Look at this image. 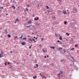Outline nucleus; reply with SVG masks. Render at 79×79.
I'll use <instances>...</instances> for the list:
<instances>
[{"label":"nucleus","mask_w":79,"mask_h":79,"mask_svg":"<svg viewBox=\"0 0 79 79\" xmlns=\"http://www.w3.org/2000/svg\"><path fill=\"white\" fill-rule=\"evenodd\" d=\"M32 38H30L28 39V41H30V43H31L32 42Z\"/></svg>","instance_id":"1"},{"label":"nucleus","mask_w":79,"mask_h":79,"mask_svg":"<svg viewBox=\"0 0 79 79\" xmlns=\"http://www.w3.org/2000/svg\"><path fill=\"white\" fill-rule=\"evenodd\" d=\"M39 19L38 17H35V18H34V20L35 21H37V20H39Z\"/></svg>","instance_id":"2"},{"label":"nucleus","mask_w":79,"mask_h":79,"mask_svg":"<svg viewBox=\"0 0 79 79\" xmlns=\"http://www.w3.org/2000/svg\"><path fill=\"white\" fill-rule=\"evenodd\" d=\"M66 10H65V11L63 10L62 11V13H63V14H64V15H66Z\"/></svg>","instance_id":"3"},{"label":"nucleus","mask_w":79,"mask_h":79,"mask_svg":"<svg viewBox=\"0 0 79 79\" xmlns=\"http://www.w3.org/2000/svg\"><path fill=\"white\" fill-rule=\"evenodd\" d=\"M25 44H26V42H23L21 43V44L22 45H25Z\"/></svg>","instance_id":"4"},{"label":"nucleus","mask_w":79,"mask_h":79,"mask_svg":"<svg viewBox=\"0 0 79 79\" xmlns=\"http://www.w3.org/2000/svg\"><path fill=\"white\" fill-rule=\"evenodd\" d=\"M28 24H31V23H32V21H31V20H29L28 22Z\"/></svg>","instance_id":"5"},{"label":"nucleus","mask_w":79,"mask_h":79,"mask_svg":"<svg viewBox=\"0 0 79 79\" xmlns=\"http://www.w3.org/2000/svg\"><path fill=\"white\" fill-rule=\"evenodd\" d=\"M33 78L34 79H35L36 78H37V76H35L34 77H33Z\"/></svg>","instance_id":"6"},{"label":"nucleus","mask_w":79,"mask_h":79,"mask_svg":"<svg viewBox=\"0 0 79 79\" xmlns=\"http://www.w3.org/2000/svg\"><path fill=\"white\" fill-rule=\"evenodd\" d=\"M12 8H13L14 9V10H15V8H16V7H15V6H12Z\"/></svg>","instance_id":"7"},{"label":"nucleus","mask_w":79,"mask_h":79,"mask_svg":"<svg viewBox=\"0 0 79 79\" xmlns=\"http://www.w3.org/2000/svg\"><path fill=\"white\" fill-rule=\"evenodd\" d=\"M59 50H62L63 49V48H58Z\"/></svg>","instance_id":"8"},{"label":"nucleus","mask_w":79,"mask_h":79,"mask_svg":"<svg viewBox=\"0 0 79 79\" xmlns=\"http://www.w3.org/2000/svg\"><path fill=\"white\" fill-rule=\"evenodd\" d=\"M59 39H60V40H62V38H61V36H60L59 37Z\"/></svg>","instance_id":"9"},{"label":"nucleus","mask_w":79,"mask_h":79,"mask_svg":"<svg viewBox=\"0 0 79 79\" xmlns=\"http://www.w3.org/2000/svg\"><path fill=\"white\" fill-rule=\"evenodd\" d=\"M50 48H53V49H54L55 48V47H54V46H53V47H50Z\"/></svg>","instance_id":"10"},{"label":"nucleus","mask_w":79,"mask_h":79,"mask_svg":"<svg viewBox=\"0 0 79 79\" xmlns=\"http://www.w3.org/2000/svg\"><path fill=\"white\" fill-rule=\"evenodd\" d=\"M66 35H67V36H69V33H66Z\"/></svg>","instance_id":"11"},{"label":"nucleus","mask_w":79,"mask_h":79,"mask_svg":"<svg viewBox=\"0 0 79 79\" xmlns=\"http://www.w3.org/2000/svg\"><path fill=\"white\" fill-rule=\"evenodd\" d=\"M7 63V62L6 61L5 63H4V64L6 65H6H7V64H6Z\"/></svg>","instance_id":"12"},{"label":"nucleus","mask_w":79,"mask_h":79,"mask_svg":"<svg viewBox=\"0 0 79 79\" xmlns=\"http://www.w3.org/2000/svg\"><path fill=\"white\" fill-rule=\"evenodd\" d=\"M7 36L9 38L11 37V35H9V34Z\"/></svg>","instance_id":"13"},{"label":"nucleus","mask_w":79,"mask_h":79,"mask_svg":"<svg viewBox=\"0 0 79 79\" xmlns=\"http://www.w3.org/2000/svg\"><path fill=\"white\" fill-rule=\"evenodd\" d=\"M25 10H24V11H28V10H29L28 9H27V8H26Z\"/></svg>","instance_id":"14"},{"label":"nucleus","mask_w":79,"mask_h":79,"mask_svg":"<svg viewBox=\"0 0 79 79\" xmlns=\"http://www.w3.org/2000/svg\"><path fill=\"white\" fill-rule=\"evenodd\" d=\"M3 56V55H2L1 54H0V58H2Z\"/></svg>","instance_id":"15"},{"label":"nucleus","mask_w":79,"mask_h":79,"mask_svg":"<svg viewBox=\"0 0 79 79\" xmlns=\"http://www.w3.org/2000/svg\"><path fill=\"white\" fill-rule=\"evenodd\" d=\"M0 8H1V10H2L3 9V7H0Z\"/></svg>","instance_id":"16"},{"label":"nucleus","mask_w":79,"mask_h":79,"mask_svg":"<svg viewBox=\"0 0 79 79\" xmlns=\"http://www.w3.org/2000/svg\"><path fill=\"white\" fill-rule=\"evenodd\" d=\"M41 77L42 78H44V76H43V75L42 74L41 75Z\"/></svg>","instance_id":"17"},{"label":"nucleus","mask_w":79,"mask_h":79,"mask_svg":"<svg viewBox=\"0 0 79 79\" xmlns=\"http://www.w3.org/2000/svg\"><path fill=\"white\" fill-rule=\"evenodd\" d=\"M5 34H7V31L6 30L5 31Z\"/></svg>","instance_id":"18"},{"label":"nucleus","mask_w":79,"mask_h":79,"mask_svg":"<svg viewBox=\"0 0 79 79\" xmlns=\"http://www.w3.org/2000/svg\"><path fill=\"white\" fill-rule=\"evenodd\" d=\"M63 50H64V53H65V52H66V50H65V49H64Z\"/></svg>","instance_id":"19"},{"label":"nucleus","mask_w":79,"mask_h":79,"mask_svg":"<svg viewBox=\"0 0 79 79\" xmlns=\"http://www.w3.org/2000/svg\"><path fill=\"white\" fill-rule=\"evenodd\" d=\"M26 38H23V40H26Z\"/></svg>","instance_id":"20"},{"label":"nucleus","mask_w":79,"mask_h":79,"mask_svg":"<svg viewBox=\"0 0 79 79\" xmlns=\"http://www.w3.org/2000/svg\"><path fill=\"white\" fill-rule=\"evenodd\" d=\"M66 23H67V22H66V21H65V22H64V24H66Z\"/></svg>","instance_id":"21"},{"label":"nucleus","mask_w":79,"mask_h":79,"mask_svg":"<svg viewBox=\"0 0 79 79\" xmlns=\"http://www.w3.org/2000/svg\"><path fill=\"white\" fill-rule=\"evenodd\" d=\"M27 6L28 7V8H29L30 7V6L29 5H27Z\"/></svg>","instance_id":"22"},{"label":"nucleus","mask_w":79,"mask_h":79,"mask_svg":"<svg viewBox=\"0 0 79 79\" xmlns=\"http://www.w3.org/2000/svg\"><path fill=\"white\" fill-rule=\"evenodd\" d=\"M16 21H19V20L17 18L16 19Z\"/></svg>","instance_id":"23"},{"label":"nucleus","mask_w":79,"mask_h":79,"mask_svg":"<svg viewBox=\"0 0 79 79\" xmlns=\"http://www.w3.org/2000/svg\"><path fill=\"white\" fill-rule=\"evenodd\" d=\"M59 1L60 2H62V0H59Z\"/></svg>","instance_id":"24"},{"label":"nucleus","mask_w":79,"mask_h":79,"mask_svg":"<svg viewBox=\"0 0 79 79\" xmlns=\"http://www.w3.org/2000/svg\"><path fill=\"white\" fill-rule=\"evenodd\" d=\"M74 48H73L72 49H71V50H74Z\"/></svg>","instance_id":"25"},{"label":"nucleus","mask_w":79,"mask_h":79,"mask_svg":"<svg viewBox=\"0 0 79 79\" xmlns=\"http://www.w3.org/2000/svg\"><path fill=\"white\" fill-rule=\"evenodd\" d=\"M46 7H47V9H48V8H49V7H48V6H47Z\"/></svg>","instance_id":"26"},{"label":"nucleus","mask_w":79,"mask_h":79,"mask_svg":"<svg viewBox=\"0 0 79 79\" xmlns=\"http://www.w3.org/2000/svg\"><path fill=\"white\" fill-rule=\"evenodd\" d=\"M44 40V38H42L41 39V40H42V41H43V40Z\"/></svg>","instance_id":"27"},{"label":"nucleus","mask_w":79,"mask_h":79,"mask_svg":"<svg viewBox=\"0 0 79 79\" xmlns=\"http://www.w3.org/2000/svg\"><path fill=\"white\" fill-rule=\"evenodd\" d=\"M44 78L45 79H46V77H45L44 76L43 78H44Z\"/></svg>","instance_id":"28"},{"label":"nucleus","mask_w":79,"mask_h":79,"mask_svg":"<svg viewBox=\"0 0 79 79\" xmlns=\"http://www.w3.org/2000/svg\"><path fill=\"white\" fill-rule=\"evenodd\" d=\"M60 73H61L62 74H63V71H60Z\"/></svg>","instance_id":"29"},{"label":"nucleus","mask_w":79,"mask_h":79,"mask_svg":"<svg viewBox=\"0 0 79 79\" xmlns=\"http://www.w3.org/2000/svg\"><path fill=\"white\" fill-rule=\"evenodd\" d=\"M32 40L34 42L35 41V39H33V38H32Z\"/></svg>","instance_id":"30"},{"label":"nucleus","mask_w":79,"mask_h":79,"mask_svg":"<svg viewBox=\"0 0 79 79\" xmlns=\"http://www.w3.org/2000/svg\"><path fill=\"white\" fill-rule=\"evenodd\" d=\"M63 61V60H60V62H62V61Z\"/></svg>","instance_id":"31"},{"label":"nucleus","mask_w":79,"mask_h":79,"mask_svg":"<svg viewBox=\"0 0 79 79\" xmlns=\"http://www.w3.org/2000/svg\"><path fill=\"white\" fill-rule=\"evenodd\" d=\"M36 66L37 67H38V64H36Z\"/></svg>","instance_id":"32"},{"label":"nucleus","mask_w":79,"mask_h":79,"mask_svg":"<svg viewBox=\"0 0 79 79\" xmlns=\"http://www.w3.org/2000/svg\"><path fill=\"white\" fill-rule=\"evenodd\" d=\"M3 52H1V54H3Z\"/></svg>","instance_id":"33"},{"label":"nucleus","mask_w":79,"mask_h":79,"mask_svg":"<svg viewBox=\"0 0 79 79\" xmlns=\"http://www.w3.org/2000/svg\"><path fill=\"white\" fill-rule=\"evenodd\" d=\"M14 38H15V39H16V38H17V36H16L15 37H14Z\"/></svg>","instance_id":"34"},{"label":"nucleus","mask_w":79,"mask_h":79,"mask_svg":"<svg viewBox=\"0 0 79 79\" xmlns=\"http://www.w3.org/2000/svg\"><path fill=\"white\" fill-rule=\"evenodd\" d=\"M13 53V52L12 51H10V53Z\"/></svg>","instance_id":"35"},{"label":"nucleus","mask_w":79,"mask_h":79,"mask_svg":"<svg viewBox=\"0 0 79 79\" xmlns=\"http://www.w3.org/2000/svg\"><path fill=\"white\" fill-rule=\"evenodd\" d=\"M39 46H40L41 47V46H42V44L39 45Z\"/></svg>","instance_id":"36"},{"label":"nucleus","mask_w":79,"mask_h":79,"mask_svg":"<svg viewBox=\"0 0 79 79\" xmlns=\"http://www.w3.org/2000/svg\"><path fill=\"white\" fill-rule=\"evenodd\" d=\"M75 47H77V45H75Z\"/></svg>","instance_id":"37"},{"label":"nucleus","mask_w":79,"mask_h":79,"mask_svg":"<svg viewBox=\"0 0 79 79\" xmlns=\"http://www.w3.org/2000/svg\"><path fill=\"white\" fill-rule=\"evenodd\" d=\"M29 48L30 49H31V46H30Z\"/></svg>","instance_id":"38"},{"label":"nucleus","mask_w":79,"mask_h":79,"mask_svg":"<svg viewBox=\"0 0 79 79\" xmlns=\"http://www.w3.org/2000/svg\"><path fill=\"white\" fill-rule=\"evenodd\" d=\"M44 58H47V56H44Z\"/></svg>","instance_id":"39"},{"label":"nucleus","mask_w":79,"mask_h":79,"mask_svg":"<svg viewBox=\"0 0 79 79\" xmlns=\"http://www.w3.org/2000/svg\"><path fill=\"white\" fill-rule=\"evenodd\" d=\"M43 52H45V50H43Z\"/></svg>","instance_id":"40"},{"label":"nucleus","mask_w":79,"mask_h":79,"mask_svg":"<svg viewBox=\"0 0 79 79\" xmlns=\"http://www.w3.org/2000/svg\"><path fill=\"white\" fill-rule=\"evenodd\" d=\"M56 36H57V35H56V33H55V34Z\"/></svg>","instance_id":"41"},{"label":"nucleus","mask_w":79,"mask_h":79,"mask_svg":"<svg viewBox=\"0 0 79 79\" xmlns=\"http://www.w3.org/2000/svg\"><path fill=\"white\" fill-rule=\"evenodd\" d=\"M27 27H30V26H27Z\"/></svg>","instance_id":"42"},{"label":"nucleus","mask_w":79,"mask_h":79,"mask_svg":"<svg viewBox=\"0 0 79 79\" xmlns=\"http://www.w3.org/2000/svg\"><path fill=\"white\" fill-rule=\"evenodd\" d=\"M57 42H60V41L59 40H58V41H57Z\"/></svg>","instance_id":"43"},{"label":"nucleus","mask_w":79,"mask_h":79,"mask_svg":"<svg viewBox=\"0 0 79 79\" xmlns=\"http://www.w3.org/2000/svg\"><path fill=\"white\" fill-rule=\"evenodd\" d=\"M16 64H19V63L18 62H17V63H16Z\"/></svg>","instance_id":"44"},{"label":"nucleus","mask_w":79,"mask_h":79,"mask_svg":"<svg viewBox=\"0 0 79 79\" xmlns=\"http://www.w3.org/2000/svg\"><path fill=\"white\" fill-rule=\"evenodd\" d=\"M17 23V22L16 21L15 22V23Z\"/></svg>","instance_id":"45"},{"label":"nucleus","mask_w":79,"mask_h":79,"mask_svg":"<svg viewBox=\"0 0 79 79\" xmlns=\"http://www.w3.org/2000/svg\"><path fill=\"white\" fill-rule=\"evenodd\" d=\"M34 42H37V41H35Z\"/></svg>","instance_id":"46"},{"label":"nucleus","mask_w":79,"mask_h":79,"mask_svg":"<svg viewBox=\"0 0 79 79\" xmlns=\"http://www.w3.org/2000/svg\"><path fill=\"white\" fill-rule=\"evenodd\" d=\"M60 73H59L58 74V75L59 76V75H60Z\"/></svg>","instance_id":"47"},{"label":"nucleus","mask_w":79,"mask_h":79,"mask_svg":"<svg viewBox=\"0 0 79 79\" xmlns=\"http://www.w3.org/2000/svg\"><path fill=\"white\" fill-rule=\"evenodd\" d=\"M14 62H15V63H16V61H14Z\"/></svg>","instance_id":"48"},{"label":"nucleus","mask_w":79,"mask_h":79,"mask_svg":"<svg viewBox=\"0 0 79 79\" xmlns=\"http://www.w3.org/2000/svg\"><path fill=\"white\" fill-rule=\"evenodd\" d=\"M37 37L36 38H35V39H37Z\"/></svg>","instance_id":"49"},{"label":"nucleus","mask_w":79,"mask_h":79,"mask_svg":"<svg viewBox=\"0 0 79 79\" xmlns=\"http://www.w3.org/2000/svg\"><path fill=\"white\" fill-rule=\"evenodd\" d=\"M37 67H35V66L34 67V68H36Z\"/></svg>","instance_id":"50"},{"label":"nucleus","mask_w":79,"mask_h":79,"mask_svg":"<svg viewBox=\"0 0 79 79\" xmlns=\"http://www.w3.org/2000/svg\"><path fill=\"white\" fill-rule=\"evenodd\" d=\"M72 59H74V58L72 57Z\"/></svg>","instance_id":"51"},{"label":"nucleus","mask_w":79,"mask_h":79,"mask_svg":"<svg viewBox=\"0 0 79 79\" xmlns=\"http://www.w3.org/2000/svg\"><path fill=\"white\" fill-rule=\"evenodd\" d=\"M22 36H21V37H20V38H21V39H22Z\"/></svg>","instance_id":"52"},{"label":"nucleus","mask_w":79,"mask_h":79,"mask_svg":"<svg viewBox=\"0 0 79 79\" xmlns=\"http://www.w3.org/2000/svg\"><path fill=\"white\" fill-rule=\"evenodd\" d=\"M40 76H41V75H42L41 74V73H40Z\"/></svg>","instance_id":"53"},{"label":"nucleus","mask_w":79,"mask_h":79,"mask_svg":"<svg viewBox=\"0 0 79 79\" xmlns=\"http://www.w3.org/2000/svg\"><path fill=\"white\" fill-rule=\"evenodd\" d=\"M76 10H77V9H76Z\"/></svg>","instance_id":"54"},{"label":"nucleus","mask_w":79,"mask_h":79,"mask_svg":"<svg viewBox=\"0 0 79 79\" xmlns=\"http://www.w3.org/2000/svg\"><path fill=\"white\" fill-rule=\"evenodd\" d=\"M73 60H74V58H73Z\"/></svg>","instance_id":"55"},{"label":"nucleus","mask_w":79,"mask_h":79,"mask_svg":"<svg viewBox=\"0 0 79 79\" xmlns=\"http://www.w3.org/2000/svg\"><path fill=\"white\" fill-rule=\"evenodd\" d=\"M47 57H48V56H47Z\"/></svg>","instance_id":"56"},{"label":"nucleus","mask_w":79,"mask_h":79,"mask_svg":"<svg viewBox=\"0 0 79 79\" xmlns=\"http://www.w3.org/2000/svg\"><path fill=\"white\" fill-rule=\"evenodd\" d=\"M60 44H62V43H60Z\"/></svg>","instance_id":"57"},{"label":"nucleus","mask_w":79,"mask_h":79,"mask_svg":"<svg viewBox=\"0 0 79 79\" xmlns=\"http://www.w3.org/2000/svg\"><path fill=\"white\" fill-rule=\"evenodd\" d=\"M35 36L34 37V38H35Z\"/></svg>","instance_id":"58"},{"label":"nucleus","mask_w":79,"mask_h":79,"mask_svg":"<svg viewBox=\"0 0 79 79\" xmlns=\"http://www.w3.org/2000/svg\"><path fill=\"white\" fill-rule=\"evenodd\" d=\"M21 37H23V35H21Z\"/></svg>","instance_id":"59"},{"label":"nucleus","mask_w":79,"mask_h":79,"mask_svg":"<svg viewBox=\"0 0 79 79\" xmlns=\"http://www.w3.org/2000/svg\"><path fill=\"white\" fill-rule=\"evenodd\" d=\"M18 8H19V6H18Z\"/></svg>","instance_id":"60"},{"label":"nucleus","mask_w":79,"mask_h":79,"mask_svg":"<svg viewBox=\"0 0 79 79\" xmlns=\"http://www.w3.org/2000/svg\"><path fill=\"white\" fill-rule=\"evenodd\" d=\"M67 11H69V10H67Z\"/></svg>","instance_id":"61"},{"label":"nucleus","mask_w":79,"mask_h":79,"mask_svg":"<svg viewBox=\"0 0 79 79\" xmlns=\"http://www.w3.org/2000/svg\"><path fill=\"white\" fill-rule=\"evenodd\" d=\"M31 46H32V45H31Z\"/></svg>","instance_id":"62"},{"label":"nucleus","mask_w":79,"mask_h":79,"mask_svg":"<svg viewBox=\"0 0 79 79\" xmlns=\"http://www.w3.org/2000/svg\"><path fill=\"white\" fill-rule=\"evenodd\" d=\"M78 6H79V5H78Z\"/></svg>","instance_id":"63"},{"label":"nucleus","mask_w":79,"mask_h":79,"mask_svg":"<svg viewBox=\"0 0 79 79\" xmlns=\"http://www.w3.org/2000/svg\"><path fill=\"white\" fill-rule=\"evenodd\" d=\"M38 6H39V5H38Z\"/></svg>","instance_id":"64"}]
</instances>
